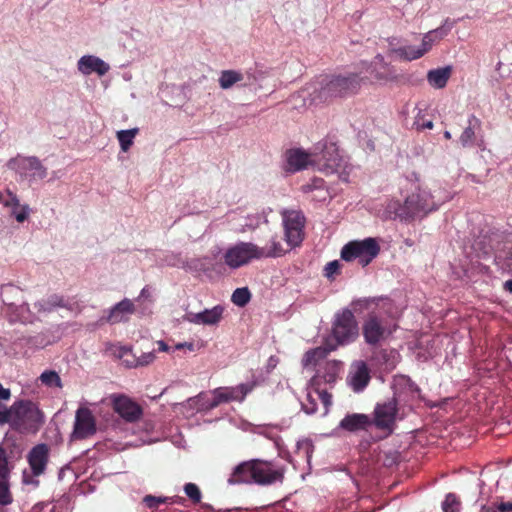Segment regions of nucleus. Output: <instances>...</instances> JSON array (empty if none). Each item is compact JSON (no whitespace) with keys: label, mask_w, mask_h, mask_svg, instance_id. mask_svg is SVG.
<instances>
[{"label":"nucleus","mask_w":512,"mask_h":512,"mask_svg":"<svg viewBox=\"0 0 512 512\" xmlns=\"http://www.w3.org/2000/svg\"><path fill=\"white\" fill-rule=\"evenodd\" d=\"M359 337V327L353 312L342 309L334 315L332 330L325 340V347H316L308 352H332L338 347L355 342Z\"/></svg>","instance_id":"f257e3e1"},{"label":"nucleus","mask_w":512,"mask_h":512,"mask_svg":"<svg viewBox=\"0 0 512 512\" xmlns=\"http://www.w3.org/2000/svg\"><path fill=\"white\" fill-rule=\"evenodd\" d=\"M283 471L273 469L270 462L253 459L237 465L228 479L231 485L241 483H257L269 485L276 481H282Z\"/></svg>","instance_id":"f03ea898"},{"label":"nucleus","mask_w":512,"mask_h":512,"mask_svg":"<svg viewBox=\"0 0 512 512\" xmlns=\"http://www.w3.org/2000/svg\"><path fill=\"white\" fill-rule=\"evenodd\" d=\"M438 208L433 196L426 189L417 188L407 196L403 204L394 202L389 205V209L393 210L395 217L402 221H410L417 217H424L428 213Z\"/></svg>","instance_id":"7ed1b4c3"},{"label":"nucleus","mask_w":512,"mask_h":512,"mask_svg":"<svg viewBox=\"0 0 512 512\" xmlns=\"http://www.w3.org/2000/svg\"><path fill=\"white\" fill-rule=\"evenodd\" d=\"M363 78L354 72H345L326 76L318 91V98L322 101H328L333 98H342L356 94Z\"/></svg>","instance_id":"20e7f679"},{"label":"nucleus","mask_w":512,"mask_h":512,"mask_svg":"<svg viewBox=\"0 0 512 512\" xmlns=\"http://www.w3.org/2000/svg\"><path fill=\"white\" fill-rule=\"evenodd\" d=\"M397 329L395 319L385 312H370L362 324L365 343L376 348L385 342Z\"/></svg>","instance_id":"39448f33"},{"label":"nucleus","mask_w":512,"mask_h":512,"mask_svg":"<svg viewBox=\"0 0 512 512\" xmlns=\"http://www.w3.org/2000/svg\"><path fill=\"white\" fill-rule=\"evenodd\" d=\"M13 412V429L19 433L36 434L45 422L44 413L30 400L14 402Z\"/></svg>","instance_id":"423d86ee"},{"label":"nucleus","mask_w":512,"mask_h":512,"mask_svg":"<svg viewBox=\"0 0 512 512\" xmlns=\"http://www.w3.org/2000/svg\"><path fill=\"white\" fill-rule=\"evenodd\" d=\"M380 252V246L375 238L354 240L345 244L341 250V259L347 262L358 260L363 267L372 262Z\"/></svg>","instance_id":"0eeeda50"},{"label":"nucleus","mask_w":512,"mask_h":512,"mask_svg":"<svg viewBox=\"0 0 512 512\" xmlns=\"http://www.w3.org/2000/svg\"><path fill=\"white\" fill-rule=\"evenodd\" d=\"M313 167L326 175L337 173L343 165V158L333 142H319L313 151Z\"/></svg>","instance_id":"6e6552de"},{"label":"nucleus","mask_w":512,"mask_h":512,"mask_svg":"<svg viewBox=\"0 0 512 512\" xmlns=\"http://www.w3.org/2000/svg\"><path fill=\"white\" fill-rule=\"evenodd\" d=\"M224 260L232 269L247 265L253 260H261L260 246L253 242H238L227 249Z\"/></svg>","instance_id":"1a4fd4ad"},{"label":"nucleus","mask_w":512,"mask_h":512,"mask_svg":"<svg viewBox=\"0 0 512 512\" xmlns=\"http://www.w3.org/2000/svg\"><path fill=\"white\" fill-rule=\"evenodd\" d=\"M282 219L287 244L290 247L298 246L304 237V214L299 210H283Z\"/></svg>","instance_id":"9d476101"},{"label":"nucleus","mask_w":512,"mask_h":512,"mask_svg":"<svg viewBox=\"0 0 512 512\" xmlns=\"http://www.w3.org/2000/svg\"><path fill=\"white\" fill-rule=\"evenodd\" d=\"M255 387V383L240 384L235 388H217L213 391L212 399H207L200 409L212 410L222 403L242 401Z\"/></svg>","instance_id":"9b49d317"},{"label":"nucleus","mask_w":512,"mask_h":512,"mask_svg":"<svg viewBox=\"0 0 512 512\" xmlns=\"http://www.w3.org/2000/svg\"><path fill=\"white\" fill-rule=\"evenodd\" d=\"M228 222L233 231L237 233H246L248 231L256 230L262 224H267L268 219L265 210L247 215H240L232 212L228 214Z\"/></svg>","instance_id":"f8f14e48"},{"label":"nucleus","mask_w":512,"mask_h":512,"mask_svg":"<svg viewBox=\"0 0 512 512\" xmlns=\"http://www.w3.org/2000/svg\"><path fill=\"white\" fill-rule=\"evenodd\" d=\"M485 358L475 363L477 373L480 377L493 378L506 371L510 362L504 354H482Z\"/></svg>","instance_id":"ddd939ff"},{"label":"nucleus","mask_w":512,"mask_h":512,"mask_svg":"<svg viewBox=\"0 0 512 512\" xmlns=\"http://www.w3.org/2000/svg\"><path fill=\"white\" fill-rule=\"evenodd\" d=\"M312 359L316 361V374L313 378V381L316 384L324 383H334L338 378L339 372L341 370L342 363L336 360H327V354H311Z\"/></svg>","instance_id":"4468645a"},{"label":"nucleus","mask_w":512,"mask_h":512,"mask_svg":"<svg viewBox=\"0 0 512 512\" xmlns=\"http://www.w3.org/2000/svg\"><path fill=\"white\" fill-rule=\"evenodd\" d=\"M398 400L392 398L384 403H378L374 409L372 424L378 429L392 431L398 412Z\"/></svg>","instance_id":"2eb2a0df"},{"label":"nucleus","mask_w":512,"mask_h":512,"mask_svg":"<svg viewBox=\"0 0 512 512\" xmlns=\"http://www.w3.org/2000/svg\"><path fill=\"white\" fill-rule=\"evenodd\" d=\"M370 75L380 84H387L398 80V74L394 66L386 62L383 55L377 54L369 67Z\"/></svg>","instance_id":"dca6fc26"},{"label":"nucleus","mask_w":512,"mask_h":512,"mask_svg":"<svg viewBox=\"0 0 512 512\" xmlns=\"http://www.w3.org/2000/svg\"><path fill=\"white\" fill-rule=\"evenodd\" d=\"M96 432L95 418L90 409L81 407L76 411L72 436L75 439H85Z\"/></svg>","instance_id":"f3484780"},{"label":"nucleus","mask_w":512,"mask_h":512,"mask_svg":"<svg viewBox=\"0 0 512 512\" xmlns=\"http://www.w3.org/2000/svg\"><path fill=\"white\" fill-rule=\"evenodd\" d=\"M113 409L127 422H135L142 415L141 406L126 395L112 397Z\"/></svg>","instance_id":"a211bd4d"},{"label":"nucleus","mask_w":512,"mask_h":512,"mask_svg":"<svg viewBox=\"0 0 512 512\" xmlns=\"http://www.w3.org/2000/svg\"><path fill=\"white\" fill-rule=\"evenodd\" d=\"M49 446L45 443L35 445L27 455L32 475L38 477L45 473L49 462Z\"/></svg>","instance_id":"6ab92c4d"},{"label":"nucleus","mask_w":512,"mask_h":512,"mask_svg":"<svg viewBox=\"0 0 512 512\" xmlns=\"http://www.w3.org/2000/svg\"><path fill=\"white\" fill-rule=\"evenodd\" d=\"M347 380L354 392H362L371 380L370 369L367 364L363 361L353 362Z\"/></svg>","instance_id":"aec40b11"},{"label":"nucleus","mask_w":512,"mask_h":512,"mask_svg":"<svg viewBox=\"0 0 512 512\" xmlns=\"http://www.w3.org/2000/svg\"><path fill=\"white\" fill-rule=\"evenodd\" d=\"M10 164L17 166V170L22 175H27L34 179H43L47 176V169L42 165L41 161L35 157H22L12 160Z\"/></svg>","instance_id":"412c9836"},{"label":"nucleus","mask_w":512,"mask_h":512,"mask_svg":"<svg viewBox=\"0 0 512 512\" xmlns=\"http://www.w3.org/2000/svg\"><path fill=\"white\" fill-rule=\"evenodd\" d=\"M136 311L135 304L132 300L124 298L120 302L112 306L105 317L101 318V321L117 324L121 322H127L130 316Z\"/></svg>","instance_id":"4be33fe9"},{"label":"nucleus","mask_w":512,"mask_h":512,"mask_svg":"<svg viewBox=\"0 0 512 512\" xmlns=\"http://www.w3.org/2000/svg\"><path fill=\"white\" fill-rule=\"evenodd\" d=\"M224 308L216 305L211 309H205L198 313L188 312L184 320L197 325H216L222 319Z\"/></svg>","instance_id":"5701e85b"},{"label":"nucleus","mask_w":512,"mask_h":512,"mask_svg":"<svg viewBox=\"0 0 512 512\" xmlns=\"http://www.w3.org/2000/svg\"><path fill=\"white\" fill-rule=\"evenodd\" d=\"M77 69L85 76L95 73L101 77L110 70V65L95 55H84L78 60Z\"/></svg>","instance_id":"b1692460"},{"label":"nucleus","mask_w":512,"mask_h":512,"mask_svg":"<svg viewBox=\"0 0 512 512\" xmlns=\"http://www.w3.org/2000/svg\"><path fill=\"white\" fill-rule=\"evenodd\" d=\"M313 152L307 153L301 149H293L287 152V170L291 172L300 171L313 166Z\"/></svg>","instance_id":"393cba45"},{"label":"nucleus","mask_w":512,"mask_h":512,"mask_svg":"<svg viewBox=\"0 0 512 512\" xmlns=\"http://www.w3.org/2000/svg\"><path fill=\"white\" fill-rule=\"evenodd\" d=\"M453 25L454 21L446 19L440 27L424 34L422 43L420 45V48L423 51V53H427L432 48L433 44L436 41H439L443 39L446 35H448Z\"/></svg>","instance_id":"a878e982"},{"label":"nucleus","mask_w":512,"mask_h":512,"mask_svg":"<svg viewBox=\"0 0 512 512\" xmlns=\"http://www.w3.org/2000/svg\"><path fill=\"white\" fill-rule=\"evenodd\" d=\"M372 425V419L366 414H348L339 424V427L348 432L367 430Z\"/></svg>","instance_id":"bb28decb"},{"label":"nucleus","mask_w":512,"mask_h":512,"mask_svg":"<svg viewBox=\"0 0 512 512\" xmlns=\"http://www.w3.org/2000/svg\"><path fill=\"white\" fill-rule=\"evenodd\" d=\"M482 122L475 115H470L467 120V126L459 137L462 147H472L476 140V134L481 130Z\"/></svg>","instance_id":"cd10ccee"},{"label":"nucleus","mask_w":512,"mask_h":512,"mask_svg":"<svg viewBox=\"0 0 512 512\" xmlns=\"http://www.w3.org/2000/svg\"><path fill=\"white\" fill-rule=\"evenodd\" d=\"M114 361L123 365L125 368H137L152 363L155 359V354H141L137 357L136 354H113Z\"/></svg>","instance_id":"c85d7f7f"},{"label":"nucleus","mask_w":512,"mask_h":512,"mask_svg":"<svg viewBox=\"0 0 512 512\" xmlns=\"http://www.w3.org/2000/svg\"><path fill=\"white\" fill-rule=\"evenodd\" d=\"M394 398L397 400L402 398L403 394L415 397L419 393V387L408 377L404 375L396 376L394 378Z\"/></svg>","instance_id":"c756f323"},{"label":"nucleus","mask_w":512,"mask_h":512,"mask_svg":"<svg viewBox=\"0 0 512 512\" xmlns=\"http://www.w3.org/2000/svg\"><path fill=\"white\" fill-rule=\"evenodd\" d=\"M285 252L286 250L277 235H272L265 246H260L261 259L281 257Z\"/></svg>","instance_id":"7c9ffc66"},{"label":"nucleus","mask_w":512,"mask_h":512,"mask_svg":"<svg viewBox=\"0 0 512 512\" xmlns=\"http://www.w3.org/2000/svg\"><path fill=\"white\" fill-rule=\"evenodd\" d=\"M451 75V68L449 66L430 70L427 74L428 83L436 88L442 89L446 86Z\"/></svg>","instance_id":"2f4dec72"},{"label":"nucleus","mask_w":512,"mask_h":512,"mask_svg":"<svg viewBox=\"0 0 512 512\" xmlns=\"http://www.w3.org/2000/svg\"><path fill=\"white\" fill-rule=\"evenodd\" d=\"M22 295V291L13 284H3L0 286V297L2 302L8 306L11 311L16 307L15 301Z\"/></svg>","instance_id":"473e14b6"},{"label":"nucleus","mask_w":512,"mask_h":512,"mask_svg":"<svg viewBox=\"0 0 512 512\" xmlns=\"http://www.w3.org/2000/svg\"><path fill=\"white\" fill-rule=\"evenodd\" d=\"M56 307H64L63 298L58 295H52L34 303L33 308L37 314H45L53 311Z\"/></svg>","instance_id":"72a5a7b5"},{"label":"nucleus","mask_w":512,"mask_h":512,"mask_svg":"<svg viewBox=\"0 0 512 512\" xmlns=\"http://www.w3.org/2000/svg\"><path fill=\"white\" fill-rule=\"evenodd\" d=\"M244 79L243 74L235 70H224L219 77V85L222 89H229L234 84Z\"/></svg>","instance_id":"f704fd0d"},{"label":"nucleus","mask_w":512,"mask_h":512,"mask_svg":"<svg viewBox=\"0 0 512 512\" xmlns=\"http://www.w3.org/2000/svg\"><path fill=\"white\" fill-rule=\"evenodd\" d=\"M138 131V128H132L127 130H120L117 132V139L123 152H127L133 145L134 138Z\"/></svg>","instance_id":"c9c22d12"},{"label":"nucleus","mask_w":512,"mask_h":512,"mask_svg":"<svg viewBox=\"0 0 512 512\" xmlns=\"http://www.w3.org/2000/svg\"><path fill=\"white\" fill-rule=\"evenodd\" d=\"M12 312L15 313V319L19 320L22 323H32L36 319H38L36 313L30 310V307L27 303H23L20 306H16L12 310Z\"/></svg>","instance_id":"e433bc0d"},{"label":"nucleus","mask_w":512,"mask_h":512,"mask_svg":"<svg viewBox=\"0 0 512 512\" xmlns=\"http://www.w3.org/2000/svg\"><path fill=\"white\" fill-rule=\"evenodd\" d=\"M399 51V58L406 61H412L421 58L424 53L419 47H414L412 45H402L401 50Z\"/></svg>","instance_id":"4c0bfd02"},{"label":"nucleus","mask_w":512,"mask_h":512,"mask_svg":"<svg viewBox=\"0 0 512 512\" xmlns=\"http://www.w3.org/2000/svg\"><path fill=\"white\" fill-rule=\"evenodd\" d=\"M461 501L454 493H448L442 502L443 512H459Z\"/></svg>","instance_id":"58836bf2"},{"label":"nucleus","mask_w":512,"mask_h":512,"mask_svg":"<svg viewBox=\"0 0 512 512\" xmlns=\"http://www.w3.org/2000/svg\"><path fill=\"white\" fill-rule=\"evenodd\" d=\"M251 294L248 288H237L231 297L232 302L240 307L245 306L250 300Z\"/></svg>","instance_id":"ea45409f"},{"label":"nucleus","mask_w":512,"mask_h":512,"mask_svg":"<svg viewBox=\"0 0 512 512\" xmlns=\"http://www.w3.org/2000/svg\"><path fill=\"white\" fill-rule=\"evenodd\" d=\"M40 380H41L42 384H44L48 387H53V386L61 387L62 386L61 379H60L59 375L55 371H52V370L44 371L40 375Z\"/></svg>","instance_id":"a19ab883"},{"label":"nucleus","mask_w":512,"mask_h":512,"mask_svg":"<svg viewBox=\"0 0 512 512\" xmlns=\"http://www.w3.org/2000/svg\"><path fill=\"white\" fill-rule=\"evenodd\" d=\"M13 501L12 494L9 489V479L0 478V505L6 506Z\"/></svg>","instance_id":"79ce46f5"},{"label":"nucleus","mask_w":512,"mask_h":512,"mask_svg":"<svg viewBox=\"0 0 512 512\" xmlns=\"http://www.w3.org/2000/svg\"><path fill=\"white\" fill-rule=\"evenodd\" d=\"M12 466L9 465L6 450L0 446V478L9 479Z\"/></svg>","instance_id":"37998d69"},{"label":"nucleus","mask_w":512,"mask_h":512,"mask_svg":"<svg viewBox=\"0 0 512 512\" xmlns=\"http://www.w3.org/2000/svg\"><path fill=\"white\" fill-rule=\"evenodd\" d=\"M55 340L53 336L38 334L29 341L32 343L31 348L44 349L48 344Z\"/></svg>","instance_id":"c03bdc74"},{"label":"nucleus","mask_w":512,"mask_h":512,"mask_svg":"<svg viewBox=\"0 0 512 512\" xmlns=\"http://www.w3.org/2000/svg\"><path fill=\"white\" fill-rule=\"evenodd\" d=\"M185 494L193 503H199L201 501V492L199 487L194 483H187L184 486Z\"/></svg>","instance_id":"a18cd8bd"},{"label":"nucleus","mask_w":512,"mask_h":512,"mask_svg":"<svg viewBox=\"0 0 512 512\" xmlns=\"http://www.w3.org/2000/svg\"><path fill=\"white\" fill-rule=\"evenodd\" d=\"M29 212L30 207L27 204L19 205L18 207L12 208V215L19 223L24 222L28 218Z\"/></svg>","instance_id":"49530a36"},{"label":"nucleus","mask_w":512,"mask_h":512,"mask_svg":"<svg viewBox=\"0 0 512 512\" xmlns=\"http://www.w3.org/2000/svg\"><path fill=\"white\" fill-rule=\"evenodd\" d=\"M168 498L166 497H156L153 495H146L143 498V503L145 506L151 510H155L158 508L160 504H163L167 501Z\"/></svg>","instance_id":"de8ad7c7"},{"label":"nucleus","mask_w":512,"mask_h":512,"mask_svg":"<svg viewBox=\"0 0 512 512\" xmlns=\"http://www.w3.org/2000/svg\"><path fill=\"white\" fill-rule=\"evenodd\" d=\"M341 264L338 260L328 262L324 268V275L328 279H333L340 271Z\"/></svg>","instance_id":"09e8293b"},{"label":"nucleus","mask_w":512,"mask_h":512,"mask_svg":"<svg viewBox=\"0 0 512 512\" xmlns=\"http://www.w3.org/2000/svg\"><path fill=\"white\" fill-rule=\"evenodd\" d=\"M413 126L418 130L422 131L424 129H432L433 128V122L431 120H424L421 115V110L418 111Z\"/></svg>","instance_id":"8fccbe9b"},{"label":"nucleus","mask_w":512,"mask_h":512,"mask_svg":"<svg viewBox=\"0 0 512 512\" xmlns=\"http://www.w3.org/2000/svg\"><path fill=\"white\" fill-rule=\"evenodd\" d=\"M13 405L9 409H0V424L9 423L11 428L13 429Z\"/></svg>","instance_id":"3c124183"},{"label":"nucleus","mask_w":512,"mask_h":512,"mask_svg":"<svg viewBox=\"0 0 512 512\" xmlns=\"http://www.w3.org/2000/svg\"><path fill=\"white\" fill-rule=\"evenodd\" d=\"M317 397L321 400L324 405L325 412L328 411L329 407L332 404V395L328 393L326 390L316 389Z\"/></svg>","instance_id":"603ef678"},{"label":"nucleus","mask_w":512,"mask_h":512,"mask_svg":"<svg viewBox=\"0 0 512 512\" xmlns=\"http://www.w3.org/2000/svg\"><path fill=\"white\" fill-rule=\"evenodd\" d=\"M307 402L303 403L302 407L307 414H314L317 411L316 400L312 397L311 393L307 394Z\"/></svg>","instance_id":"864d4df0"},{"label":"nucleus","mask_w":512,"mask_h":512,"mask_svg":"<svg viewBox=\"0 0 512 512\" xmlns=\"http://www.w3.org/2000/svg\"><path fill=\"white\" fill-rule=\"evenodd\" d=\"M388 49L391 53L396 54L399 57V51L401 50V40L397 37L388 38Z\"/></svg>","instance_id":"5fc2aeb1"},{"label":"nucleus","mask_w":512,"mask_h":512,"mask_svg":"<svg viewBox=\"0 0 512 512\" xmlns=\"http://www.w3.org/2000/svg\"><path fill=\"white\" fill-rule=\"evenodd\" d=\"M503 267L512 274V246L504 259Z\"/></svg>","instance_id":"6e6d98bb"},{"label":"nucleus","mask_w":512,"mask_h":512,"mask_svg":"<svg viewBox=\"0 0 512 512\" xmlns=\"http://www.w3.org/2000/svg\"><path fill=\"white\" fill-rule=\"evenodd\" d=\"M150 298H151V292H150V289H149V287H148V286H145V287L141 290V292H140V294H139V296H138V298H137L136 300H137V301H139V300H150Z\"/></svg>","instance_id":"4d7b16f0"},{"label":"nucleus","mask_w":512,"mask_h":512,"mask_svg":"<svg viewBox=\"0 0 512 512\" xmlns=\"http://www.w3.org/2000/svg\"><path fill=\"white\" fill-rule=\"evenodd\" d=\"M497 509L500 512H512V503L511 502H502L497 506Z\"/></svg>","instance_id":"13d9d810"},{"label":"nucleus","mask_w":512,"mask_h":512,"mask_svg":"<svg viewBox=\"0 0 512 512\" xmlns=\"http://www.w3.org/2000/svg\"><path fill=\"white\" fill-rule=\"evenodd\" d=\"M157 344L159 346L160 352H167L169 350L168 345L164 341L160 340L157 342Z\"/></svg>","instance_id":"bf43d9fd"},{"label":"nucleus","mask_w":512,"mask_h":512,"mask_svg":"<svg viewBox=\"0 0 512 512\" xmlns=\"http://www.w3.org/2000/svg\"><path fill=\"white\" fill-rule=\"evenodd\" d=\"M504 289L510 293H512V279L504 282Z\"/></svg>","instance_id":"052dcab7"},{"label":"nucleus","mask_w":512,"mask_h":512,"mask_svg":"<svg viewBox=\"0 0 512 512\" xmlns=\"http://www.w3.org/2000/svg\"><path fill=\"white\" fill-rule=\"evenodd\" d=\"M184 347H187L189 350H192L193 349V344L192 343H179L176 345V349H181V348H184Z\"/></svg>","instance_id":"680f3d73"},{"label":"nucleus","mask_w":512,"mask_h":512,"mask_svg":"<svg viewBox=\"0 0 512 512\" xmlns=\"http://www.w3.org/2000/svg\"><path fill=\"white\" fill-rule=\"evenodd\" d=\"M11 204H13V207H18L20 205L19 200L15 195H13L11 198Z\"/></svg>","instance_id":"e2e57ef3"},{"label":"nucleus","mask_w":512,"mask_h":512,"mask_svg":"<svg viewBox=\"0 0 512 512\" xmlns=\"http://www.w3.org/2000/svg\"><path fill=\"white\" fill-rule=\"evenodd\" d=\"M131 351H132L131 347H128V346H123V347H120V349H119V352H124V353L131 352Z\"/></svg>","instance_id":"0e129e2a"},{"label":"nucleus","mask_w":512,"mask_h":512,"mask_svg":"<svg viewBox=\"0 0 512 512\" xmlns=\"http://www.w3.org/2000/svg\"><path fill=\"white\" fill-rule=\"evenodd\" d=\"M444 137H445L447 140H450V139H451V137H452V135H451V133H450L449 131H445V132H444Z\"/></svg>","instance_id":"69168bd1"},{"label":"nucleus","mask_w":512,"mask_h":512,"mask_svg":"<svg viewBox=\"0 0 512 512\" xmlns=\"http://www.w3.org/2000/svg\"><path fill=\"white\" fill-rule=\"evenodd\" d=\"M482 510H485L486 512H497V511L492 510L491 508H488V507H486V506H483V507H482Z\"/></svg>","instance_id":"338daca9"}]
</instances>
